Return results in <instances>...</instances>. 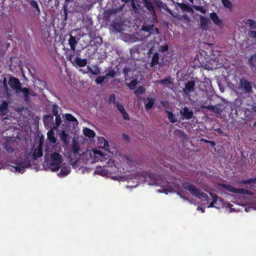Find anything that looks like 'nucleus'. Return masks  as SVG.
<instances>
[{
    "instance_id": "obj_4",
    "label": "nucleus",
    "mask_w": 256,
    "mask_h": 256,
    "mask_svg": "<svg viewBox=\"0 0 256 256\" xmlns=\"http://www.w3.org/2000/svg\"><path fill=\"white\" fill-rule=\"evenodd\" d=\"M182 186L184 188L188 190L192 196H196L202 201H208L209 197L207 194L203 192L201 190L192 184L188 182H182Z\"/></svg>"
},
{
    "instance_id": "obj_25",
    "label": "nucleus",
    "mask_w": 256,
    "mask_h": 256,
    "mask_svg": "<svg viewBox=\"0 0 256 256\" xmlns=\"http://www.w3.org/2000/svg\"><path fill=\"white\" fill-rule=\"evenodd\" d=\"M70 166H62V168L60 172V174L62 176H66L68 175L70 172Z\"/></svg>"
},
{
    "instance_id": "obj_29",
    "label": "nucleus",
    "mask_w": 256,
    "mask_h": 256,
    "mask_svg": "<svg viewBox=\"0 0 256 256\" xmlns=\"http://www.w3.org/2000/svg\"><path fill=\"white\" fill-rule=\"evenodd\" d=\"M154 100L152 98H148V102L145 104V109L146 110H148L152 108L154 103Z\"/></svg>"
},
{
    "instance_id": "obj_36",
    "label": "nucleus",
    "mask_w": 256,
    "mask_h": 256,
    "mask_svg": "<svg viewBox=\"0 0 256 256\" xmlns=\"http://www.w3.org/2000/svg\"><path fill=\"white\" fill-rule=\"evenodd\" d=\"M125 160H126V162L130 166H136V163L135 162H134L132 159L130 158V156H126Z\"/></svg>"
},
{
    "instance_id": "obj_63",
    "label": "nucleus",
    "mask_w": 256,
    "mask_h": 256,
    "mask_svg": "<svg viewBox=\"0 0 256 256\" xmlns=\"http://www.w3.org/2000/svg\"><path fill=\"white\" fill-rule=\"evenodd\" d=\"M219 134H222L224 133L223 130L220 128H218L214 130Z\"/></svg>"
},
{
    "instance_id": "obj_30",
    "label": "nucleus",
    "mask_w": 256,
    "mask_h": 256,
    "mask_svg": "<svg viewBox=\"0 0 256 256\" xmlns=\"http://www.w3.org/2000/svg\"><path fill=\"white\" fill-rule=\"evenodd\" d=\"M245 24H248L252 30H256V22L253 20L248 19Z\"/></svg>"
},
{
    "instance_id": "obj_44",
    "label": "nucleus",
    "mask_w": 256,
    "mask_h": 256,
    "mask_svg": "<svg viewBox=\"0 0 256 256\" xmlns=\"http://www.w3.org/2000/svg\"><path fill=\"white\" fill-rule=\"evenodd\" d=\"M146 90L144 86H140L138 87L134 91L136 94H142Z\"/></svg>"
},
{
    "instance_id": "obj_62",
    "label": "nucleus",
    "mask_w": 256,
    "mask_h": 256,
    "mask_svg": "<svg viewBox=\"0 0 256 256\" xmlns=\"http://www.w3.org/2000/svg\"><path fill=\"white\" fill-rule=\"evenodd\" d=\"M205 108L208 110H211L212 111L214 109L216 108V106H212V105H208V106H205Z\"/></svg>"
},
{
    "instance_id": "obj_47",
    "label": "nucleus",
    "mask_w": 256,
    "mask_h": 256,
    "mask_svg": "<svg viewBox=\"0 0 256 256\" xmlns=\"http://www.w3.org/2000/svg\"><path fill=\"white\" fill-rule=\"evenodd\" d=\"M116 76V72L114 70H111L108 71L106 74V78L110 77L114 78Z\"/></svg>"
},
{
    "instance_id": "obj_33",
    "label": "nucleus",
    "mask_w": 256,
    "mask_h": 256,
    "mask_svg": "<svg viewBox=\"0 0 256 256\" xmlns=\"http://www.w3.org/2000/svg\"><path fill=\"white\" fill-rule=\"evenodd\" d=\"M88 72H90V73H92L94 75H98L100 73V69L97 66H96L94 68V70L89 66L88 67Z\"/></svg>"
},
{
    "instance_id": "obj_39",
    "label": "nucleus",
    "mask_w": 256,
    "mask_h": 256,
    "mask_svg": "<svg viewBox=\"0 0 256 256\" xmlns=\"http://www.w3.org/2000/svg\"><path fill=\"white\" fill-rule=\"evenodd\" d=\"M114 106L121 114L126 110L124 106L119 102H114Z\"/></svg>"
},
{
    "instance_id": "obj_41",
    "label": "nucleus",
    "mask_w": 256,
    "mask_h": 256,
    "mask_svg": "<svg viewBox=\"0 0 256 256\" xmlns=\"http://www.w3.org/2000/svg\"><path fill=\"white\" fill-rule=\"evenodd\" d=\"M106 78L105 76H98L96 79V83L97 84H102Z\"/></svg>"
},
{
    "instance_id": "obj_1",
    "label": "nucleus",
    "mask_w": 256,
    "mask_h": 256,
    "mask_svg": "<svg viewBox=\"0 0 256 256\" xmlns=\"http://www.w3.org/2000/svg\"><path fill=\"white\" fill-rule=\"evenodd\" d=\"M160 0H134L132 2V10L135 14H139L145 8L150 14H156V8H164Z\"/></svg>"
},
{
    "instance_id": "obj_52",
    "label": "nucleus",
    "mask_w": 256,
    "mask_h": 256,
    "mask_svg": "<svg viewBox=\"0 0 256 256\" xmlns=\"http://www.w3.org/2000/svg\"><path fill=\"white\" fill-rule=\"evenodd\" d=\"M168 118L170 122L172 123H174L176 122V120L174 119V115L172 112H168Z\"/></svg>"
},
{
    "instance_id": "obj_17",
    "label": "nucleus",
    "mask_w": 256,
    "mask_h": 256,
    "mask_svg": "<svg viewBox=\"0 0 256 256\" xmlns=\"http://www.w3.org/2000/svg\"><path fill=\"white\" fill-rule=\"evenodd\" d=\"M158 82L160 84L164 85L167 86L168 85H173L174 84V83L172 81V78L170 76H168L167 78H166L164 79L158 80Z\"/></svg>"
},
{
    "instance_id": "obj_12",
    "label": "nucleus",
    "mask_w": 256,
    "mask_h": 256,
    "mask_svg": "<svg viewBox=\"0 0 256 256\" xmlns=\"http://www.w3.org/2000/svg\"><path fill=\"white\" fill-rule=\"evenodd\" d=\"M150 180H153L151 184L162 186V182L160 180V176L156 174H150Z\"/></svg>"
},
{
    "instance_id": "obj_40",
    "label": "nucleus",
    "mask_w": 256,
    "mask_h": 256,
    "mask_svg": "<svg viewBox=\"0 0 256 256\" xmlns=\"http://www.w3.org/2000/svg\"><path fill=\"white\" fill-rule=\"evenodd\" d=\"M193 8L195 10L198 11L203 14H206V10L202 6L194 5L193 6Z\"/></svg>"
},
{
    "instance_id": "obj_10",
    "label": "nucleus",
    "mask_w": 256,
    "mask_h": 256,
    "mask_svg": "<svg viewBox=\"0 0 256 256\" xmlns=\"http://www.w3.org/2000/svg\"><path fill=\"white\" fill-rule=\"evenodd\" d=\"M182 116V119L190 120V119L193 115L194 113L192 110H190L188 107L184 106L183 108V112H180Z\"/></svg>"
},
{
    "instance_id": "obj_50",
    "label": "nucleus",
    "mask_w": 256,
    "mask_h": 256,
    "mask_svg": "<svg viewBox=\"0 0 256 256\" xmlns=\"http://www.w3.org/2000/svg\"><path fill=\"white\" fill-rule=\"evenodd\" d=\"M26 167L22 166L21 165H19L18 164L17 166L15 168L16 171L20 172V173H24Z\"/></svg>"
},
{
    "instance_id": "obj_18",
    "label": "nucleus",
    "mask_w": 256,
    "mask_h": 256,
    "mask_svg": "<svg viewBox=\"0 0 256 256\" xmlns=\"http://www.w3.org/2000/svg\"><path fill=\"white\" fill-rule=\"evenodd\" d=\"M248 65L252 69L256 68V53L252 55L248 60Z\"/></svg>"
},
{
    "instance_id": "obj_6",
    "label": "nucleus",
    "mask_w": 256,
    "mask_h": 256,
    "mask_svg": "<svg viewBox=\"0 0 256 256\" xmlns=\"http://www.w3.org/2000/svg\"><path fill=\"white\" fill-rule=\"evenodd\" d=\"M238 90L242 94H249L252 91V84L245 78H242L238 84Z\"/></svg>"
},
{
    "instance_id": "obj_32",
    "label": "nucleus",
    "mask_w": 256,
    "mask_h": 256,
    "mask_svg": "<svg viewBox=\"0 0 256 256\" xmlns=\"http://www.w3.org/2000/svg\"><path fill=\"white\" fill-rule=\"evenodd\" d=\"M234 106H236V108L238 110H241L242 107V100L241 98H237L234 102Z\"/></svg>"
},
{
    "instance_id": "obj_19",
    "label": "nucleus",
    "mask_w": 256,
    "mask_h": 256,
    "mask_svg": "<svg viewBox=\"0 0 256 256\" xmlns=\"http://www.w3.org/2000/svg\"><path fill=\"white\" fill-rule=\"evenodd\" d=\"M83 133L84 135L90 138H92L95 136V132L94 130L88 128H86L83 130Z\"/></svg>"
},
{
    "instance_id": "obj_7",
    "label": "nucleus",
    "mask_w": 256,
    "mask_h": 256,
    "mask_svg": "<svg viewBox=\"0 0 256 256\" xmlns=\"http://www.w3.org/2000/svg\"><path fill=\"white\" fill-rule=\"evenodd\" d=\"M150 17L148 18L142 25V30L146 32H150L155 24L158 22L156 14H150Z\"/></svg>"
},
{
    "instance_id": "obj_59",
    "label": "nucleus",
    "mask_w": 256,
    "mask_h": 256,
    "mask_svg": "<svg viewBox=\"0 0 256 256\" xmlns=\"http://www.w3.org/2000/svg\"><path fill=\"white\" fill-rule=\"evenodd\" d=\"M130 68L125 67L123 68L122 71H123V73H124L125 77H126L128 76V72H130Z\"/></svg>"
},
{
    "instance_id": "obj_31",
    "label": "nucleus",
    "mask_w": 256,
    "mask_h": 256,
    "mask_svg": "<svg viewBox=\"0 0 256 256\" xmlns=\"http://www.w3.org/2000/svg\"><path fill=\"white\" fill-rule=\"evenodd\" d=\"M176 4L182 10L184 11H189L190 10V6L188 4L177 2Z\"/></svg>"
},
{
    "instance_id": "obj_11",
    "label": "nucleus",
    "mask_w": 256,
    "mask_h": 256,
    "mask_svg": "<svg viewBox=\"0 0 256 256\" xmlns=\"http://www.w3.org/2000/svg\"><path fill=\"white\" fill-rule=\"evenodd\" d=\"M8 112V102L6 101H2L0 104V114L4 116Z\"/></svg>"
},
{
    "instance_id": "obj_24",
    "label": "nucleus",
    "mask_w": 256,
    "mask_h": 256,
    "mask_svg": "<svg viewBox=\"0 0 256 256\" xmlns=\"http://www.w3.org/2000/svg\"><path fill=\"white\" fill-rule=\"evenodd\" d=\"M18 164L26 168H28L30 166V160L28 158L25 157L18 161Z\"/></svg>"
},
{
    "instance_id": "obj_54",
    "label": "nucleus",
    "mask_w": 256,
    "mask_h": 256,
    "mask_svg": "<svg viewBox=\"0 0 256 256\" xmlns=\"http://www.w3.org/2000/svg\"><path fill=\"white\" fill-rule=\"evenodd\" d=\"M139 48L138 46H134L130 50V53L132 55L138 52Z\"/></svg>"
},
{
    "instance_id": "obj_9",
    "label": "nucleus",
    "mask_w": 256,
    "mask_h": 256,
    "mask_svg": "<svg viewBox=\"0 0 256 256\" xmlns=\"http://www.w3.org/2000/svg\"><path fill=\"white\" fill-rule=\"evenodd\" d=\"M195 82L194 80L188 81L185 84V88L184 89V94L188 96L194 90Z\"/></svg>"
},
{
    "instance_id": "obj_26",
    "label": "nucleus",
    "mask_w": 256,
    "mask_h": 256,
    "mask_svg": "<svg viewBox=\"0 0 256 256\" xmlns=\"http://www.w3.org/2000/svg\"><path fill=\"white\" fill-rule=\"evenodd\" d=\"M238 184H256V177L251 178L247 180H244L238 182Z\"/></svg>"
},
{
    "instance_id": "obj_27",
    "label": "nucleus",
    "mask_w": 256,
    "mask_h": 256,
    "mask_svg": "<svg viewBox=\"0 0 256 256\" xmlns=\"http://www.w3.org/2000/svg\"><path fill=\"white\" fill-rule=\"evenodd\" d=\"M60 138L62 142L66 144L70 140L69 136L64 130H62L60 134Z\"/></svg>"
},
{
    "instance_id": "obj_16",
    "label": "nucleus",
    "mask_w": 256,
    "mask_h": 256,
    "mask_svg": "<svg viewBox=\"0 0 256 256\" xmlns=\"http://www.w3.org/2000/svg\"><path fill=\"white\" fill-rule=\"evenodd\" d=\"M78 42L76 40V37L70 35V38L68 40V44L70 47V49L74 51L76 50V46Z\"/></svg>"
},
{
    "instance_id": "obj_60",
    "label": "nucleus",
    "mask_w": 256,
    "mask_h": 256,
    "mask_svg": "<svg viewBox=\"0 0 256 256\" xmlns=\"http://www.w3.org/2000/svg\"><path fill=\"white\" fill-rule=\"evenodd\" d=\"M212 112H214L216 114H220L222 112V110L220 109V108H218L217 106H216V108L212 110Z\"/></svg>"
},
{
    "instance_id": "obj_21",
    "label": "nucleus",
    "mask_w": 256,
    "mask_h": 256,
    "mask_svg": "<svg viewBox=\"0 0 256 256\" xmlns=\"http://www.w3.org/2000/svg\"><path fill=\"white\" fill-rule=\"evenodd\" d=\"M159 59L158 54L156 52L152 57L151 62L150 64V67L153 68L154 66L158 64Z\"/></svg>"
},
{
    "instance_id": "obj_45",
    "label": "nucleus",
    "mask_w": 256,
    "mask_h": 256,
    "mask_svg": "<svg viewBox=\"0 0 256 256\" xmlns=\"http://www.w3.org/2000/svg\"><path fill=\"white\" fill-rule=\"evenodd\" d=\"M108 104H110L113 103L114 105V102H117L116 101V95L114 94L110 95L108 97Z\"/></svg>"
},
{
    "instance_id": "obj_42",
    "label": "nucleus",
    "mask_w": 256,
    "mask_h": 256,
    "mask_svg": "<svg viewBox=\"0 0 256 256\" xmlns=\"http://www.w3.org/2000/svg\"><path fill=\"white\" fill-rule=\"evenodd\" d=\"M224 6L228 8H232V4L229 0H222Z\"/></svg>"
},
{
    "instance_id": "obj_56",
    "label": "nucleus",
    "mask_w": 256,
    "mask_h": 256,
    "mask_svg": "<svg viewBox=\"0 0 256 256\" xmlns=\"http://www.w3.org/2000/svg\"><path fill=\"white\" fill-rule=\"evenodd\" d=\"M56 116V126H58L62 122L61 118L60 115Z\"/></svg>"
},
{
    "instance_id": "obj_28",
    "label": "nucleus",
    "mask_w": 256,
    "mask_h": 256,
    "mask_svg": "<svg viewBox=\"0 0 256 256\" xmlns=\"http://www.w3.org/2000/svg\"><path fill=\"white\" fill-rule=\"evenodd\" d=\"M76 64L80 67H84L86 65L87 60L85 58H77L76 60Z\"/></svg>"
},
{
    "instance_id": "obj_23",
    "label": "nucleus",
    "mask_w": 256,
    "mask_h": 256,
    "mask_svg": "<svg viewBox=\"0 0 256 256\" xmlns=\"http://www.w3.org/2000/svg\"><path fill=\"white\" fill-rule=\"evenodd\" d=\"M65 118L66 120L70 122H72L73 125H77L78 124V121L76 118L72 114H65Z\"/></svg>"
},
{
    "instance_id": "obj_43",
    "label": "nucleus",
    "mask_w": 256,
    "mask_h": 256,
    "mask_svg": "<svg viewBox=\"0 0 256 256\" xmlns=\"http://www.w3.org/2000/svg\"><path fill=\"white\" fill-rule=\"evenodd\" d=\"M52 112L54 116L58 115V107L56 104L52 105Z\"/></svg>"
},
{
    "instance_id": "obj_46",
    "label": "nucleus",
    "mask_w": 256,
    "mask_h": 256,
    "mask_svg": "<svg viewBox=\"0 0 256 256\" xmlns=\"http://www.w3.org/2000/svg\"><path fill=\"white\" fill-rule=\"evenodd\" d=\"M80 150V148L78 145L74 144L72 148V152L74 156L78 155Z\"/></svg>"
},
{
    "instance_id": "obj_57",
    "label": "nucleus",
    "mask_w": 256,
    "mask_h": 256,
    "mask_svg": "<svg viewBox=\"0 0 256 256\" xmlns=\"http://www.w3.org/2000/svg\"><path fill=\"white\" fill-rule=\"evenodd\" d=\"M122 118L124 120H130V117L128 114L126 112L125 110L122 113Z\"/></svg>"
},
{
    "instance_id": "obj_34",
    "label": "nucleus",
    "mask_w": 256,
    "mask_h": 256,
    "mask_svg": "<svg viewBox=\"0 0 256 256\" xmlns=\"http://www.w3.org/2000/svg\"><path fill=\"white\" fill-rule=\"evenodd\" d=\"M238 194H244L250 196H252L254 194L252 191L242 188H238Z\"/></svg>"
},
{
    "instance_id": "obj_58",
    "label": "nucleus",
    "mask_w": 256,
    "mask_h": 256,
    "mask_svg": "<svg viewBox=\"0 0 256 256\" xmlns=\"http://www.w3.org/2000/svg\"><path fill=\"white\" fill-rule=\"evenodd\" d=\"M152 30L151 32L150 31L149 32L150 34H148V36L150 34H158L160 33L159 29L157 28H156L154 29L152 28Z\"/></svg>"
},
{
    "instance_id": "obj_5",
    "label": "nucleus",
    "mask_w": 256,
    "mask_h": 256,
    "mask_svg": "<svg viewBox=\"0 0 256 256\" xmlns=\"http://www.w3.org/2000/svg\"><path fill=\"white\" fill-rule=\"evenodd\" d=\"M62 162V156L57 152H53L50 154V165L51 170L53 172H56L60 168Z\"/></svg>"
},
{
    "instance_id": "obj_48",
    "label": "nucleus",
    "mask_w": 256,
    "mask_h": 256,
    "mask_svg": "<svg viewBox=\"0 0 256 256\" xmlns=\"http://www.w3.org/2000/svg\"><path fill=\"white\" fill-rule=\"evenodd\" d=\"M100 141H103L104 142V144L102 146V148L106 149V150H108L109 149V144L108 142V140H105L104 138H102L100 140Z\"/></svg>"
},
{
    "instance_id": "obj_20",
    "label": "nucleus",
    "mask_w": 256,
    "mask_h": 256,
    "mask_svg": "<svg viewBox=\"0 0 256 256\" xmlns=\"http://www.w3.org/2000/svg\"><path fill=\"white\" fill-rule=\"evenodd\" d=\"M209 20L204 16H201L200 17V27L202 30H206L208 28V24L209 22Z\"/></svg>"
},
{
    "instance_id": "obj_51",
    "label": "nucleus",
    "mask_w": 256,
    "mask_h": 256,
    "mask_svg": "<svg viewBox=\"0 0 256 256\" xmlns=\"http://www.w3.org/2000/svg\"><path fill=\"white\" fill-rule=\"evenodd\" d=\"M4 148L6 152H12L14 151L12 148L8 144H4Z\"/></svg>"
},
{
    "instance_id": "obj_2",
    "label": "nucleus",
    "mask_w": 256,
    "mask_h": 256,
    "mask_svg": "<svg viewBox=\"0 0 256 256\" xmlns=\"http://www.w3.org/2000/svg\"><path fill=\"white\" fill-rule=\"evenodd\" d=\"M10 86L13 89L16 93L22 92L24 94V100L26 102H30V95L34 96L30 92V89L27 88H22V84L20 80L14 76H10L8 80Z\"/></svg>"
},
{
    "instance_id": "obj_22",
    "label": "nucleus",
    "mask_w": 256,
    "mask_h": 256,
    "mask_svg": "<svg viewBox=\"0 0 256 256\" xmlns=\"http://www.w3.org/2000/svg\"><path fill=\"white\" fill-rule=\"evenodd\" d=\"M122 26L118 22H114L110 26V29L112 30L113 32H120L122 30Z\"/></svg>"
},
{
    "instance_id": "obj_13",
    "label": "nucleus",
    "mask_w": 256,
    "mask_h": 256,
    "mask_svg": "<svg viewBox=\"0 0 256 256\" xmlns=\"http://www.w3.org/2000/svg\"><path fill=\"white\" fill-rule=\"evenodd\" d=\"M210 18L214 23L218 26H220L222 24V20L218 18L217 14L213 12L210 14Z\"/></svg>"
},
{
    "instance_id": "obj_61",
    "label": "nucleus",
    "mask_w": 256,
    "mask_h": 256,
    "mask_svg": "<svg viewBox=\"0 0 256 256\" xmlns=\"http://www.w3.org/2000/svg\"><path fill=\"white\" fill-rule=\"evenodd\" d=\"M98 174L102 175V176H104L107 173L105 172L104 170V168H102L100 170H98L96 171Z\"/></svg>"
},
{
    "instance_id": "obj_55",
    "label": "nucleus",
    "mask_w": 256,
    "mask_h": 256,
    "mask_svg": "<svg viewBox=\"0 0 256 256\" xmlns=\"http://www.w3.org/2000/svg\"><path fill=\"white\" fill-rule=\"evenodd\" d=\"M210 194L212 198V202L215 204L218 200V196L216 194H212V192H210Z\"/></svg>"
},
{
    "instance_id": "obj_49",
    "label": "nucleus",
    "mask_w": 256,
    "mask_h": 256,
    "mask_svg": "<svg viewBox=\"0 0 256 256\" xmlns=\"http://www.w3.org/2000/svg\"><path fill=\"white\" fill-rule=\"evenodd\" d=\"M248 36L256 42V31L250 30L248 32Z\"/></svg>"
},
{
    "instance_id": "obj_15",
    "label": "nucleus",
    "mask_w": 256,
    "mask_h": 256,
    "mask_svg": "<svg viewBox=\"0 0 256 256\" xmlns=\"http://www.w3.org/2000/svg\"><path fill=\"white\" fill-rule=\"evenodd\" d=\"M219 186H220L222 188L228 190L230 192L238 194V188H235L230 184H220Z\"/></svg>"
},
{
    "instance_id": "obj_3",
    "label": "nucleus",
    "mask_w": 256,
    "mask_h": 256,
    "mask_svg": "<svg viewBox=\"0 0 256 256\" xmlns=\"http://www.w3.org/2000/svg\"><path fill=\"white\" fill-rule=\"evenodd\" d=\"M90 156L92 158V162H96L98 161L105 162L103 167H110L114 165V161L112 157L107 154H104L100 150H94L90 153Z\"/></svg>"
},
{
    "instance_id": "obj_8",
    "label": "nucleus",
    "mask_w": 256,
    "mask_h": 256,
    "mask_svg": "<svg viewBox=\"0 0 256 256\" xmlns=\"http://www.w3.org/2000/svg\"><path fill=\"white\" fill-rule=\"evenodd\" d=\"M124 6V4H123L118 8L112 7V8H108L105 10L103 15L104 20L106 22L109 21L112 16L122 11L123 10Z\"/></svg>"
},
{
    "instance_id": "obj_53",
    "label": "nucleus",
    "mask_w": 256,
    "mask_h": 256,
    "mask_svg": "<svg viewBox=\"0 0 256 256\" xmlns=\"http://www.w3.org/2000/svg\"><path fill=\"white\" fill-rule=\"evenodd\" d=\"M168 50V46L166 44L163 46H160V50L162 52H167Z\"/></svg>"
},
{
    "instance_id": "obj_64",
    "label": "nucleus",
    "mask_w": 256,
    "mask_h": 256,
    "mask_svg": "<svg viewBox=\"0 0 256 256\" xmlns=\"http://www.w3.org/2000/svg\"><path fill=\"white\" fill-rule=\"evenodd\" d=\"M174 186L176 190H181L180 186L179 184H174Z\"/></svg>"
},
{
    "instance_id": "obj_14",
    "label": "nucleus",
    "mask_w": 256,
    "mask_h": 256,
    "mask_svg": "<svg viewBox=\"0 0 256 256\" xmlns=\"http://www.w3.org/2000/svg\"><path fill=\"white\" fill-rule=\"evenodd\" d=\"M43 155V151L42 146L40 145L37 149H35L33 154L32 158L34 160H36L38 158L42 156Z\"/></svg>"
},
{
    "instance_id": "obj_38",
    "label": "nucleus",
    "mask_w": 256,
    "mask_h": 256,
    "mask_svg": "<svg viewBox=\"0 0 256 256\" xmlns=\"http://www.w3.org/2000/svg\"><path fill=\"white\" fill-rule=\"evenodd\" d=\"M137 84V80H133L128 84V86L130 90H134L136 88Z\"/></svg>"
},
{
    "instance_id": "obj_35",
    "label": "nucleus",
    "mask_w": 256,
    "mask_h": 256,
    "mask_svg": "<svg viewBox=\"0 0 256 256\" xmlns=\"http://www.w3.org/2000/svg\"><path fill=\"white\" fill-rule=\"evenodd\" d=\"M48 138L52 142L54 143L56 142L54 134L52 130H50L48 132Z\"/></svg>"
},
{
    "instance_id": "obj_37",
    "label": "nucleus",
    "mask_w": 256,
    "mask_h": 256,
    "mask_svg": "<svg viewBox=\"0 0 256 256\" xmlns=\"http://www.w3.org/2000/svg\"><path fill=\"white\" fill-rule=\"evenodd\" d=\"M30 4L32 7L34 8L38 13L40 12V9L38 4L36 0H30Z\"/></svg>"
}]
</instances>
